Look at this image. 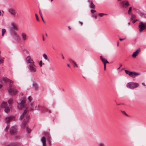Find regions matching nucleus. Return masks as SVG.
Wrapping results in <instances>:
<instances>
[{
    "instance_id": "obj_1",
    "label": "nucleus",
    "mask_w": 146,
    "mask_h": 146,
    "mask_svg": "<svg viewBox=\"0 0 146 146\" xmlns=\"http://www.w3.org/2000/svg\"><path fill=\"white\" fill-rule=\"evenodd\" d=\"M30 118V116L29 114V111L27 108L26 107V109L24 111L22 114L20 116V119L23 120V127L25 128H27L29 126L27 123L28 121Z\"/></svg>"
},
{
    "instance_id": "obj_2",
    "label": "nucleus",
    "mask_w": 146,
    "mask_h": 146,
    "mask_svg": "<svg viewBox=\"0 0 146 146\" xmlns=\"http://www.w3.org/2000/svg\"><path fill=\"white\" fill-rule=\"evenodd\" d=\"M9 87L7 88L9 93L11 95H15L18 93V91L15 89L14 86H13V82L10 80L9 82Z\"/></svg>"
},
{
    "instance_id": "obj_3",
    "label": "nucleus",
    "mask_w": 146,
    "mask_h": 146,
    "mask_svg": "<svg viewBox=\"0 0 146 146\" xmlns=\"http://www.w3.org/2000/svg\"><path fill=\"white\" fill-rule=\"evenodd\" d=\"M125 72L126 74L128 75L132 78H135V77L140 74L139 73H137L135 72H130L127 70H125Z\"/></svg>"
},
{
    "instance_id": "obj_4",
    "label": "nucleus",
    "mask_w": 146,
    "mask_h": 146,
    "mask_svg": "<svg viewBox=\"0 0 146 146\" xmlns=\"http://www.w3.org/2000/svg\"><path fill=\"white\" fill-rule=\"evenodd\" d=\"M28 69L30 72L34 73L36 71V67L35 64V62L28 65Z\"/></svg>"
},
{
    "instance_id": "obj_5",
    "label": "nucleus",
    "mask_w": 146,
    "mask_h": 146,
    "mask_svg": "<svg viewBox=\"0 0 146 146\" xmlns=\"http://www.w3.org/2000/svg\"><path fill=\"white\" fill-rule=\"evenodd\" d=\"M138 86V84L133 82H129L127 84V86L131 89H133L137 87Z\"/></svg>"
},
{
    "instance_id": "obj_6",
    "label": "nucleus",
    "mask_w": 146,
    "mask_h": 146,
    "mask_svg": "<svg viewBox=\"0 0 146 146\" xmlns=\"http://www.w3.org/2000/svg\"><path fill=\"white\" fill-rule=\"evenodd\" d=\"M26 105L25 99L24 98L21 100L20 104L18 103L17 107L19 109H22L25 107Z\"/></svg>"
},
{
    "instance_id": "obj_7",
    "label": "nucleus",
    "mask_w": 146,
    "mask_h": 146,
    "mask_svg": "<svg viewBox=\"0 0 146 146\" xmlns=\"http://www.w3.org/2000/svg\"><path fill=\"white\" fill-rule=\"evenodd\" d=\"M1 107L2 108L4 109V110L6 112H8L10 111V108L8 106L7 103L6 102H3L1 104Z\"/></svg>"
},
{
    "instance_id": "obj_8",
    "label": "nucleus",
    "mask_w": 146,
    "mask_h": 146,
    "mask_svg": "<svg viewBox=\"0 0 146 146\" xmlns=\"http://www.w3.org/2000/svg\"><path fill=\"white\" fill-rule=\"evenodd\" d=\"M139 32H141L146 27V24L143 23L141 21L140 22V24L139 26Z\"/></svg>"
},
{
    "instance_id": "obj_9",
    "label": "nucleus",
    "mask_w": 146,
    "mask_h": 146,
    "mask_svg": "<svg viewBox=\"0 0 146 146\" xmlns=\"http://www.w3.org/2000/svg\"><path fill=\"white\" fill-rule=\"evenodd\" d=\"M8 11L10 15L12 16H15L17 14L16 11L15 9L13 8H9L8 10Z\"/></svg>"
},
{
    "instance_id": "obj_10",
    "label": "nucleus",
    "mask_w": 146,
    "mask_h": 146,
    "mask_svg": "<svg viewBox=\"0 0 146 146\" xmlns=\"http://www.w3.org/2000/svg\"><path fill=\"white\" fill-rule=\"evenodd\" d=\"M122 7L125 8H126L129 5L128 1H124L121 2Z\"/></svg>"
},
{
    "instance_id": "obj_11",
    "label": "nucleus",
    "mask_w": 146,
    "mask_h": 146,
    "mask_svg": "<svg viewBox=\"0 0 146 146\" xmlns=\"http://www.w3.org/2000/svg\"><path fill=\"white\" fill-rule=\"evenodd\" d=\"M25 61L27 64H31L35 62L29 56H28L26 58Z\"/></svg>"
},
{
    "instance_id": "obj_12",
    "label": "nucleus",
    "mask_w": 146,
    "mask_h": 146,
    "mask_svg": "<svg viewBox=\"0 0 146 146\" xmlns=\"http://www.w3.org/2000/svg\"><path fill=\"white\" fill-rule=\"evenodd\" d=\"M100 59L104 63V70H105L106 68V64L108 63V62L106 59L103 58L102 56H100Z\"/></svg>"
},
{
    "instance_id": "obj_13",
    "label": "nucleus",
    "mask_w": 146,
    "mask_h": 146,
    "mask_svg": "<svg viewBox=\"0 0 146 146\" xmlns=\"http://www.w3.org/2000/svg\"><path fill=\"white\" fill-rule=\"evenodd\" d=\"M21 36L22 40L24 42L27 41L28 39V36L26 33H22L21 34Z\"/></svg>"
},
{
    "instance_id": "obj_14",
    "label": "nucleus",
    "mask_w": 146,
    "mask_h": 146,
    "mask_svg": "<svg viewBox=\"0 0 146 146\" xmlns=\"http://www.w3.org/2000/svg\"><path fill=\"white\" fill-rule=\"evenodd\" d=\"M34 102H31L29 104V108L31 111H33L35 107Z\"/></svg>"
},
{
    "instance_id": "obj_15",
    "label": "nucleus",
    "mask_w": 146,
    "mask_h": 146,
    "mask_svg": "<svg viewBox=\"0 0 146 146\" xmlns=\"http://www.w3.org/2000/svg\"><path fill=\"white\" fill-rule=\"evenodd\" d=\"M140 51V48L138 49L133 53L132 55V56L133 57H135L138 55Z\"/></svg>"
},
{
    "instance_id": "obj_16",
    "label": "nucleus",
    "mask_w": 146,
    "mask_h": 146,
    "mask_svg": "<svg viewBox=\"0 0 146 146\" xmlns=\"http://www.w3.org/2000/svg\"><path fill=\"white\" fill-rule=\"evenodd\" d=\"M42 111L47 112L49 113H50L51 112V111L48 108L44 107H42Z\"/></svg>"
},
{
    "instance_id": "obj_17",
    "label": "nucleus",
    "mask_w": 146,
    "mask_h": 146,
    "mask_svg": "<svg viewBox=\"0 0 146 146\" xmlns=\"http://www.w3.org/2000/svg\"><path fill=\"white\" fill-rule=\"evenodd\" d=\"M42 107H41L40 105H38L35 106L34 110H37L38 111L41 110L42 111Z\"/></svg>"
},
{
    "instance_id": "obj_18",
    "label": "nucleus",
    "mask_w": 146,
    "mask_h": 146,
    "mask_svg": "<svg viewBox=\"0 0 146 146\" xmlns=\"http://www.w3.org/2000/svg\"><path fill=\"white\" fill-rule=\"evenodd\" d=\"M10 131L11 134L12 135H14L16 133V128H10Z\"/></svg>"
},
{
    "instance_id": "obj_19",
    "label": "nucleus",
    "mask_w": 146,
    "mask_h": 146,
    "mask_svg": "<svg viewBox=\"0 0 146 146\" xmlns=\"http://www.w3.org/2000/svg\"><path fill=\"white\" fill-rule=\"evenodd\" d=\"M41 141L43 145V146H46V140L45 137H43L41 139Z\"/></svg>"
},
{
    "instance_id": "obj_20",
    "label": "nucleus",
    "mask_w": 146,
    "mask_h": 146,
    "mask_svg": "<svg viewBox=\"0 0 146 146\" xmlns=\"http://www.w3.org/2000/svg\"><path fill=\"white\" fill-rule=\"evenodd\" d=\"M11 26L13 29L14 31H17L19 29L17 25L14 23L11 24Z\"/></svg>"
},
{
    "instance_id": "obj_21",
    "label": "nucleus",
    "mask_w": 146,
    "mask_h": 146,
    "mask_svg": "<svg viewBox=\"0 0 146 146\" xmlns=\"http://www.w3.org/2000/svg\"><path fill=\"white\" fill-rule=\"evenodd\" d=\"M14 117L13 116H11L7 117L5 119V121L7 123L9 122L11 120L14 119Z\"/></svg>"
},
{
    "instance_id": "obj_22",
    "label": "nucleus",
    "mask_w": 146,
    "mask_h": 146,
    "mask_svg": "<svg viewBox=\"0 0 146 146\" xmlns=\"http://www.w3.org/2000/svg\"><path fill=\"white\" fill-rule=\"evenodd\" d=\"M12 35L13 37L16 39H18L19 38V35L16 33H14L12 34Z\"/></svg>"
},
{
    "instance_id": "obj_23",
    "label": "nucleus",
    "mask_w": 146,
    "mask_h": 146,
    "mask_svg": "<svg viewBox=\"0 0 146 146\" xmlns=\"http://www.w3.org/2000/svg\"><path fill=\"white\" fill-rule=\"evenodd\" d=\"M89 2L90 3V6L91 8L92 9H95V5L93 3L92 1L91 0L89 1Z\"/></svg>"
},
{
    "instance_id": "obj_24",
    "label": "nucleus",
    "mask_w": 146,
    "mask_h": 146,
    "mask_svg": "<svg viewBox=\"0 0 146 146\" xmlns=\"http://www.w3.org/2000/svg\"><path fill=\"white\" fill-rule=\"evenodd\" d=\"M2 80L5 83L9 82L10 80L9 79L6 77H3L2 78Z\"/></svg>"
},
{
    "instance_id": "obj_25",
    "label": "nucleus",
    "mask_w": 146,
    "mask_h": 146,
    "mask_svg": "<svg viewBox=\"0 0 146 146\" xmlns=\"http://www.w3.org/2000/svg\"><path fill=\"white\" fill-rule=\"evenodd\" d=\"M33 86L34 87V88L36 90H37L38 89V84L36 83H33Z\"/></svg>"
},
{
    "instance_id": "obj_26",
    "label": "nucleus",
    "mask_w": 146,
    "mask_h": 146,
    "mask_svg": "<svg viewBox=\"0 0 146 146\" xmlns=\"http://www.w3.org/2000/svg\"><path fill=\"white\" fill-rule=\"evenodd\" d=\"M71 62L72 64H74V67H78L77 64H76V62L73 60H72L71 61Z\"/></svg>"
},
{
    "instance_id": "obj_27",
    "label": "nucleus",
    "mask_w": 146,
    "mask_h": 146,
    "mask_svg": "<svg viewBox=\"0 0 146 146\" xmlns=\"http://www.w3.org/2000/svg\"><path fill=\"white\" fill-rule=\"evenodd\" d=\"M28 100L29 102V103L31 102H34L33 101V99L31 97L29 96L28 98Z\"/></svg>"
},
{
    "instance_id": "obj_28",
    "label": "nucleus",
    "mask_w": 146,
    "mask_h": 146,
    "mask_svg": "<svg viewBox=\"0 0 146 146\" xmlns=\"http://www.w3.org/2000/svg\"><path fill=\"white\" fill-rule=\"evenodd\" d=\"M13 98H10L8 101V103L9 105L11 104L13 101Z\"/></svg>"
},
{
    "instance_id": "obj_29",
    "label": "nucleus",
    "mask_w": 146,
    "mask_h": 146,
    "mask_svg": "<svg viewBox=\"0 0 146 146\" xmlns=\"http://www.w3.org/2000/svg\"><path fill=\"white\" fill-rule=\"evenodd\" d=\"M98 15L100 17H102L104 15H107V14H104L103 13H99L98 14Z\"/></svg>"
},
{
    "instance_id": "obj_30",
    "label": "nucleus",
    "mask_w": 146,
    "mask_h": 146,
    "mask_svg": "<svg viewBox=\"0 0 146 146\" xmlns=\"http://www.w3.org/2000/svg\"><path fill=\"white\" fill-rule=\"evenodd\" d=\"M18 145H17V144H13L11 143L8 145L7 146H17Z\"/></svg>"
},
{
    "instance_id": "obj_31",
    "label": "nucleus",
    "mask_w": 146,
    "mask_h": 146,
    "mask_svg": "<svg viewBox=\"0 0 146 146\" xmlns=\"http://www.w3.org/2000/svg\"><path fill=\"white\" fill-rule=\"evenodd\" d=\"M6 30L5 29H3L2 30V36H3L4 35V34L6 32Z\"/></svg>"
},
{
    "instance_id": "obj_32",
    "label": "nucleus",
    "mask_w": 146,
    "mask_h": 146,
    "mask_svg": "<svg viewBox=\"0 0 146 146\" xmlns=\"http://www.w3.org/2000/svg\"><path fill=\"white\" fill-rule=\"evenodd\" d=\"M31 131L32 130L31 128H26V131L27 133H30Z\"/></svg>"
},
{
    "instance_id": "obj_33",
    "label": "nucleus",
    "mask_w": 146,
    "mask_h": 146,
    "mask_svg": "<svg viewBox=\"0 0 146 146\" xmlns=\"http://www.w3.org/2000/svg\"><path fill=\"white\" fill-rule=\"evenodd\" d=\"M131 9H132V7H130L129 8V10L128 11V13L129 14H131Z\"/></svg>"
},
{
    "instance_id": "obj_34",
    "label": "nucleus",
    "mask_w": 146,
    "mask_h": 146,
    "mask_svg": "<svg viewBox=\"0 0 146 146\" xmlns=\"http://www.w3.org/2000/svg\"><path fill=\"white\" fill-rule=\"evenodd\" d=\"M43 57L46 60H47L48 57L45 54H43Z\"/></svg>"
},
{
    "instance_id": "obj_35",
    "label": "nucleus",
    "mask_w": 146,
    "mask_h": 146,
    "mask_svg": "<svg viewBox=\"0 0 146 146\" xmlns=\"http://www.w3.org/2000/svg\"><path fill=\"white\" fill-rule=\"evenodd\" d=\"M39 65L40 67H41L42 65V60H40L39 62Z\"/></svg>"
},
{
    "instance_id": "obj_36",
    "label": "nucleus",
    "mask_w": 146,
    "mask_h": 146,
    "mask_svg": "<svg viewBox=\"0 0 146 146\" xmlns=\"http://www.w3.org/2000/svg\"><path fill=\"white\" fill-rule=\"evenodd\" d=\"M92 17L94 18L95 19H96L97 15L96 14H94L92 16Z\"/></svg>"
},
{
    "instance_id": "obj_37",
    "label": "nucleus",
    "mask_w": 146,
    "mask_h": 146,
    "mask_svg": "<svg viewBox=\"0 0 146 146\" xmlns=\"http://www.w3.org/2000/svg\"><path fill=\"white\" fill-rule=\"evenodd\" d=\"M135 17V15H132L131 17V20H133Z\"/></svg>"
},
{
    "instance_id": "obj_38",
    "label": "nucleus",
    "mask_w": 146,
    "mask_h": 146,
    "mask_svg": "<svg viewBox=\"0 0 146 146\" xmlns=\"http://www.w3.org/2000/svg\"><path fill=\"white\" fill-rule=\"evenodd\" d=\"M91 12L92 13H94L96 12V11L95 10L92 9L91 11Z\"/></svg>"
},
{
    "instance_id": "obj_39",
    "label": "nucleus",
    "mask_w": 146,
    "mask_h": 146,
    "mask_svg": "<svg viewBox=\"0 0 146 146\" xmlns=\"http://www.w3.org/2000/svg\"><path fill=\"white\" fill-rule=\"evenodd\" d=\"M35 16H36V19L37 20V21H39V19L38 18V15H37L36 14H35Z\"/></svg>"
},
{
    "instance_id": "obj_40",
    "label": "nucleus",
    "mask_w": 146,
    "mask_h": 146,
    "mask_svg": "<svg viewBox=\"0 0 146 146\" xmlns=\"http://www.w3.org/2000/svg\"><path fill=\"white\" fill-rule=\"evenodd\" d=\"M3 60L0 57V64L2 63L3 62Z\"/></svg>"
},
{
    "instance_id": "obj_41",
    "label": "nucleus",
    "mask_w": 146,
    "mask_h": 146,
    "mask_svg": "<svg viewBox=\"0 0 146 146\" xmlns=\"http://www.w3.org/2000/svg\"><path fill=\"white\" fill-rule=\"evenodd\" d=\"M98 146H104V145L103 143H100L98 145Z\"/></svg>"
},
{
    "instance_id": "obj_42",
    "label": "nucleus",
    "mask_w": 146,
    "mask_h": 146,
    "mask_svg": "<svg viewBox=\"0 0 146 146\" xmlns=\"http://www.w3.org/2000/svg\"><path fill=\"white\" fill-rule=\"evenodd\" d=\"M48 143L50 145H51V139H50V138H49V139Z\"/></svg>"
},
{
    "instance_id": "obj_43",
    "label": "nucleus",
    "mask_w": 146,
    "mask_h": 146,
    "mask_svg": "<svg viewBox=\"0 0 146 146\" xmlns=\"http://www.w3.org/2000/svg\"><path fill=\"white\" fill-rule=\"evenodd\" d=\"M39 13H40V15L41 17H42V13L41 12L40 10V11H39Z\"/></svg>"
},
{
    "instance_id": "obj_44",
    "label": "nucleus",
    "mask_w": 146,
    "mask_h": 146,
    "mask_svg": "<svg viewBox=\"0 0 146 146\" xmlns=\"http://www.w3.org/2000/svg\"><path fill=\"white\" fill-rule=\"evenodd\" d=\"M125 39V38H122V39H121V38H120L119 39V40H120V41H122V40H124Z\"/></svg>"
},
{
    "instance_id": "obj_45",
    "label": "nucleus",
    "mask_w": 146,
    "mask_h": 146,
    "mask_svg": "<svg viewBox=\"0 0 146 146\" xmlns=\"http://www.w3.org/2000/svg\"><path fill=\"white\" fill-rule=\"evenodd\" d=\"M142 84L144 86H146V85L145 84V83H143V82L142 83Z\"/></svg>"
},
{
    "instance_id": "obj_46",
    "label": "nucleus",
    "mask_w": 146,
    "mask_h": 146,
    "mask_svg": "<svg viewBox=\"0 0 146 146\" xmlns=\"http://www.w3.org/2000/svg\"><path fill=\"white\" fill-rule=\"evenodd\" d=\"M137 21V20H134V21H133V23H135L136 22V21Z\"/></svg>"
},
{
    "instance_id": "obj_47",
    "label": "nucleus",
    "mask_w": 146,
    "mask_h": 146,
    "mask_svg": "<svg viewBox=\"0 0 146 146\" xmlns=\"http://www.w3.org/2000/svg\"><path fill=\"white\" fill-rule=\"evenodd\" d=\"M41 17V19H42V21L44 22V21L43 19V17H42H42Z\"/></svg>"
},
{
    "instance_id": "obj_48",
    "label": "nucleus",
    "mask_w": 146,
    "mask_h": 146,
    "mask_svg": "<svg viewBox=\"0 0 146 146\" xmlns=\"http://www.w3.org/2000/svg\"><path fill=\"white\" fill-rule=\"evenodd\" d=\"M3 86V85L1 84H0V89Z\"/></svg>"
},
{
    "instance_id": "obj_49",
    "label": "nucleus",
    "mask_w": 146,
    "mask_h": 146,
    "mask_svg": "<svg viewBox=\"0 0 146 146\" xmlns=\"http://www.w3.org/2000/svg\"><path fill=\"white\" fill-rule=\"evenodd\" d=\"M68 28H69V29L70 30H71V28H70V26H68Z\"/></svg>"
},
{
    "instance_id": "obj_50",
    "label": "nucleus",
    "mask_w": 146,
    "mask_h": 146,
    "mask_svg": "<svg viewBox=\"0 0 146 146\" xmlns=\"http://www.w3.org/2000/svg\"><path fill=\"white\" fill-rule=\"evenodd\" d=\"M62 56L63 59H64V56L63 54L62 55Z\"/></svg>"
},
{
    "instance_id": "obj_51",
    "label": "nucleus",
    "mask_w": 146,
    "mask_h": 146,
    "mask_svg": "<svg viewBox=\"0 0 146 146\" xmlns=\"http://www.w3.org/2000/svg\"><path fill=\"white\" fill-rule=\"evenodd\" d=\"M124 114L127 116H128V115L127 114H126L125 113Z\"/></svg>"
},
{
    "instance_id": "obj_52",
    "label": "nucleus",
    "mask_w": 146,
    "mask_h": 146,
    "mask_svg": "<svg viewBox=\"0 0 146 146\" xmlns=\"http://www.w3.org/2000/svg\"><path fill=\"white\" fill-rule=\"evenodd\" d=\"M67 66L69 67H70V65L69 64H67Z\"/></svg>"
},
{
    "instance_id": "obj_53",
    "label": "nucleus",
    "mask_w": 146,
    "mask_h": 146,
    "mask_svg": "<svg viewBox=\"0 0 146 146\" xmlns=\"http://www.w3.org/2000/svg\"><path fill=\"white\" fill-rule=\"evenodd\" d=\"M1 11H0V16H1Z\"/></svg>"
},
{
    "instance_id": "obj_54",
    "label": "nucleus",
    "mask_w": 146,
    "mask_h": 146,
    "mask_svg": "<svg viewBox=\"0 0 146 146\" xmlns=\"http://www.w3.org/2000/svg\"><path fill=\"white\" fill-rule=\"evenodd\" d=\"M2 108L1 107V105L0 106V110H1V108Z\"/></svg>"
},
{
    "instance_id": "obj_55",
    "label": "nucleus",
    "mask_w": 146,
    "mask_h": 146,
    "mask_svg": "<svg viewBox=\"0 0 146 146\" xmlns=\"http://www.w3.org/2000/svg\"><path fill=\"white\" fill-rule=\"evenodd\" d=\"M42 40L43 41H44V38L43 37V38Z\"/></svg>"
},
{
    "instance_id": "obj_56",
    "label": "nucleus",
    "mask_w": 146,
    "mask_h": 146,
    "mask_svg": "<svg viewBox=\"0 0 146 146\" xmlns=\"http://www.w3.org/2000/svg\"><path fill=\"white\" fill-rule=\"evenodd\" d=\"M128 25H130V22H129L128 23Z\"/></svg>"
},
{
    "instance_id": "obj_57",
    "label": "nucleus",
    "mask_w": 146,
    "mask_h": 146,
    "mask_svg": "<svg viewBox=\"0 0 146 146\" xmlns=\"http://www.w3.org/2000/svg\"><path fill=\"white\" fill-rule=\"evenodd\" d=\"M80 23L81 24H82V22H80Z\"/></svg>"
},
{
    "instance_id": "obj_58",
    "label": "nucleus",
    "mask_w": 146,
    "mask_h": 146,
    "mask_svg": "<svg viewBox=\"0 0 146 146\" xmlns=\"http://www.w3.org/2000/svg\"><path fill=\"white\" fill-rule=\"evenodd\" d=\"M46 36H47V34L46 33Z\"/></svg>"
},
{
    "instance_id": "obj_59",
    "label": "nucleus",
    "mask_w": 146,
    "mask_h": 146,
    "mask_svg": "<svg viewBox=\"0 0 146 146\" xmlns=\"http://www.w3.org/2000/svg\"><path fill=\"white\" fill-rule=\"evenodd\" d=\"M53 0H51V1L52 2Z\"/></svg>"
},
{
    "instance_id": "obj_60",
    "label": "nucleus",
    "mask_w": 146,
    "mask_h": 146,
    "mask_svg": "<svg viewBox=\"0 0 146 146\" xmlns=\"http://www.w3.org/2000/svg\"><path fill=\"white\" fill-rule=\"evenodd\" d=\"M122 66V64H121L120 65V66Z\"/></svg>"
}]
</instances>
